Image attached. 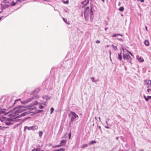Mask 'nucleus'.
Listing matches in <instances>:
<instances>
[{"instance_id": "f257e3e1", "label": "nucleus", "mask_w": 151, "mask_h": 151, "mask_svg": "<svg viewBox=\"0 0 151 151\" xmlns=\"http://www.w3.org/2000/svg\"><path fill=\"white\" fill-rule=\"evenodd\" d=\"M25 109L24 107L19 106L15 107L13 109L7 111L6 109H4L2 106H0V113H9L11 112L12 113H19L24 111Z\"/></svg>"}, {"instance_id": "f03ea898", "label": "nucleus", "mask_w": 151, "mask_h": 151, "mask_svg": "<svg viewBox=\"0 0 151 151\" xmlns=\"http://www.w3.org/2000/svg\"><path fill=\"white\" fill-rule=\"evenodd\" d=\"M89 15L90 16L91 21L92 22L94 16L92 7L91 6H90V8L88 6L85 9L84 12V18L86 21L88 20Z\"/></svg>"}, {"instance_id": "7ed1b4c3", "label": "nucleus", "mask_w": 151, "mask_h": 151, "mask_svg": "<svg viewBox=\"0 0 151 151\" xmlns=\"http://www.w3.org/2000/svg\"><path fill=\"white\" fill-rule=\"evenodd\" d=\"M66 143V140L63 139L60 141V144L59 145H56V146H53L51 144H49L46 145V147L48 149L50 147L51 148H55L56 147H59L61 146H65Z\"/></svg>"}, {"instance_id": "20e7f679", "label": "nucleus", "mask_w": 151, "mask_h": 151, "mask_svg": "<svg viewBox=\"0 0 151 151\" xmlns=\"http://www.w3.org/2000/svg\"><path fill=\"white\" fill-rule=\"evenodd\" d=\"M38 103V102H37V101H35L34 102H32L31 104V106L30 105V106H29V108H28V109L29 110V111H27L25 112H23L22 113H36L34 111H31V110H33L34 108H35V107H31V106H34L35 105H37Z\"/></svg>"}, {"instance_id": "39448f33", "label": "nucleus", "mask_w": 151, "mask_h": 151, "mask_svg": "<svg viewBox=\"0 0 151 151\" xmlns=\"http://www.w3.org/2000/svg\"><path fill=\"white\" fill-rule=\"evenodd\" d=\"M19 114L14 115H12V118H10V119L12 121H16V119L21 116H24L25 115V114H21L20 116H18Z\"/></svg>"}, {"instance_id": "423d86ee", "label": "nucleus", "mask_w": 151, "mask_h": 151, "mask_svg": "<svg viewBox=\"0 0 151 151\" xmlns=\"http://www.w3.org/2000/svg\"><path fill=\"white\" fill-rule=\"evenodd\" d=\"M123 58L125 60H128V59L129 58H130L131 57L129 54L128 53L125 54L123 52Z\"/></svg>"}, {"instance_id": "0eeeda50", "label": "nucleus", "mask_w": 151, "mask_h": 151, "mask_svg": "<svg viewBox=\"0 0 151 151\" xmlns=\"http://www.w3.org/2000/svg\"><path fill=\"white\" fill-rule=\"evenodd\" d=\"M145 85L147 86V87L148 88L151 85V81L146 80L144 81Z\"/></svg>"}, {"instance_id": "6e6552de", "label": "nucleus", "mask_w": 151, "mask_h": 151, "mask_svg": "<svg viewBox=\"0 0 151 151\" xmlns=\"http://www.w3.org/2000/svg\"><path fill=\"white\" fill-rule=\"evenodd\" d=\"M34 99V97H32V98H30L26 100H25L23 101L22 102V103L23 104H26L29 102L32 101L33 99Z\"/></svg>"}, {"instance_id": "1a4fd4ad", "label": "nucleus", "mask_w": 151, "mask_h": 151, "mask_svg": "<svg viewBox=\"0 0 151 151\" xmlns=\"http://www.w3.org/2000/svg\"><path fill=\"white\" fill-rule=\"evenodd\" d=\"M69 116L71 117V121H73V119L76 117H78V116L76 115V114H69Z\"/></svg>"}, {"instance_id": "9d476101", "label": "nucleus", "mask_w": 151, "mask_h": 151, "mask_svg": "<svg viewBox=\"0 0 151 151\" xmlns=\"http://www.w3.org/2000/svg\"><path fill=\"white\" fill-rule=\"evenodd\" d=\"M137 58L139 62H143L144 61L143 59L141 57H139L138 55L137 56Z\"/></svg>"}, {"instance_id": "9b49d317", "label": "nucleus", "mask_w": 151, "mask_h": 151, "mask_svg": "<svg viewBox=\"0 0 151 151\" xmlns=\"http://www.w3.org/2000/svg\"><path fill=\"white\" fill-rule=\"evenodd\" d=\"M144 97L146 101H147L149 99L151 100V96H148L146 97L145 95H144Z\"/></svg>"}, {"instance_id": "f8f14e48", "label": "nucleus", "mask_w": 151, "mask_h": 151, "mask_svg": "<svg viewBox=\"0 0 151 151\" xmlns=\"http://www.w3.org/2000/svg\"><path fill=\"white\" fill-rule=\"evenodd\" d=\"M27 129L28 130H32V129H33V127H27V126H25L24 127V131H26Z\"/></svg>"}, {"instance_id": "ddd939ff", "label": "nucleus", "mask_w": 151, "mask_h": 151, "mask_svg": "<svg viewBox=\"0 0 151 151\" xmlns=\"http://www.w3.org/2000/svg\"><path fill=\"white\" fill-rule=\"evenodd\" d=\"M9 6V5H7L6 4H5L4 5V6H1V8L3 9H6Z\"/></svg>"}, {"instance_id": "4468645a", "label": "nucleus", "mask_w": 151, "mask_h": 151, "mask_svg": "<svg viewBox=\"0 0 151 151\" xmlns=\"http://www.w3.org/2000/svg\"><path fill=\"white\" fill-rule=\"evenodd\" d=\"M122 53L121 52L120 53H119L118 55V58L119 60L121 61L122 60Z\"/></svg>"}, {"instance_id": "2eb2a0df", "label": "nucleus", "mask_w": 151, "mask_h": 151, "mask_svg": "<svg viewBox=\"0 0 151 151\" xmlns=\"http://www.w3.org/2000/svg\"><path fill=\"white\" fill-rule=\"evenodd\" d=\"M63 20L67 24H70V22L69 21H68V20L67 19L64 18H63Z\"/></svg>"}, {"instance_id": "dca6fc26", "label": "nucleus", "mask_w": 151, "mask_h": 151, "mask_svg": "<svg viewBox=\"0 0 151 151\" xmlns=\"http://www.w3.org/2000/svg\"><path fill=\"white\" fill-rule=\"evenodd\" d=\"M40 89L39 88H36L35 90L34 91V92L32 94L35 93H37L39 91ZM32 93H31L32 94Z\"/></svg>"}, {"instance_id": "f3484780", "label": "nucleus", "mask_w": 151, "mask_h": 151, "mask_svg": "<svg viewBox=\"0 0 151 151\" xmlns=\"http://www.w3.org/2000/svg\"><path fill=\"white\" fill-rule=\"evenodd\" d=\"M144 43L145 45L146 46H148L149 44V42L147 40H145L144 41Z\"/></svg>"}, {"instance_id": "a211bd4d", "label": "nucleus", "mask_w": 151, "mask_h": 151, "mask_svg": "<svg viewBox=\"0 0 151 151\" xmlns=\"http://www.w3.org/2000/svg\"><path fill=\"white\" fill-rule=\"evenodd\" d=\"M132 59V58L131 57H130V58H129L128 59V60H127V61L128 63H130L131 65H132V64L131 62Z\"/></svg>"}, {"instance_id": "6ab92c4d", "label": "nucleus", "mask_w": 151, "mask_h": 151, "mask_svg": "<svg viewBox=\"0 0 151 151\" xmlns=\"http://www.w3.org/2000/svg\"><path fill=\"white\" fill-rule=\"evenodd\" d=\"M96 143V142L95 140H93L91 141L90 142H89L88 143L89 145H91L93 144L94 143Z\"/></svg>"}, {"instance_id": "aec40b11", "label": "nucleus", "mask_w": 151, "mask_h": 151, "mask_svg": "<svg viewBox=\"0 0 151 151\" xmlns=\"http://www.w3.org/2000/svg\"><path fill=\"white\" fill-rule=\"evenodd\" d=\"M44 99L46 100L50 99V98L48 97L47 96H45L42 97Z\"/></svg>"}, {"instance_id": "412c9836", "label": "nucleus", "mask_w": 151, "mask_h": 151, "mask_svg": "<svg viewBox=\"0 0 151 151\" xmlns=\"http://www.w3.org/2000/svg\"><path fill=\"white\" fill-rule=\"evenodd\" d=\"M65 149L64 148H61L60 149H58L55 151H64Z\"/></svg>"}, {"instance_id": "4be33fe9", "label": "nucleus", "mask_w": 151, "mask_h": 151, "mask_svg": "<svg viewBox=\"0 0 151 151\" xmlns=\"http://www.w3.org/2000/svg\"><path fill=\"white\" fill-rule=\"evenodd\" d=\"M88 146V145L87 144H83L81 147L82 148H84L86 147H87Z\"/></svg>"}, {"instance_id": "5701e85b", "label": "nucleus", "mask_w": 151, "mask_h": 151, "mask_svg": "<svg viewBox=\"0 0 151 151\" xmlns=\"http://www.w3.org/2000/svg\"><path fill=\"white\" fill-rule=\"evenodd\" d=\"M62 1L65 4H68L69 3V1L68 0H67L66 1H65L64 0H63Z\"/></svg>"}, {"instance_id": "b1692460", "label": "nucleus", "mask_w": 151, "mask_h": 151, "mask_svg": "<svg viewBox=\"0 0 151 151\" xmlns=\"http://www.w3.org/2000/svg\"><path fill=\"white\" fill-rule=\"evenodd\" d=\"M32 127H33V129H32V130H37L38 128V127L37 126H32Z\"/></svg>"}, {"instance_id": "393cba45", "label": "nucleus", "mask_w": 151, "mask_h": 151, "mask_svg": "<svg viewBox=\"0 0 151 151\" xmlns=\"http://www.w3.org/2000/svg\"><path fill=\"white\" fill-rule=\"evenodd\" d=\"M119 10L121 12H122L124 10V8L123 6L120 7L119 9Z\"/></svg>"}, {"instance_id": "a878e982", "label": "nucleus", "mask_w": 151, "mask_h": 151, "mask_svg": "<svg viewBox=\"0 0 151 151\" xmlns=\"http://www.w3.org/2000/svg\"><path fill=\"white\" fill-rule=\"evenodd\" d=\"M11 3L12 4H11V5L12 6H14L16 4V3L14 2V1H12L11 2Z\"/></svg>"}, {"instance_id": "bb28decb", "label": "nucleus", "mask_w": 151, "mask_h": 151, "mask_svg": "<svg viewBox=\"0 0 151 151\" xmlns=\"http://www.w3.org/2000/svg\"><path fill=\"white\" fill-rule=\"evenodd\" d=\"M91 79L93 82H95L97 81H96L95 80V79L93 77H92V78H91Z\"/></svg>"}, {"instance_id": "cd10ccee", "label": "nucleus", "mask_w": 151, "mask_h": 151, "mask_svg": "<svg viewBox=\"0 0 151 151\" xmlns=\"http://www.w3.org/2000/svg\"><path fill=\"white\" fill-rule=\"evenodd\" d=\"M54 110V109L53 108V107H52L51 108V109H50V113H52L53 111Z\"/></svg>"}, {"instance_id": "c85d7f7f", "label": "nucleus", "mask_w": 151, "mask_h": 151, "mask_svg": "<svg viewBox=\"0 0 151 151\" xmlns=\"http://www.w3.org/2000/svg\"><path fill=\"white\" fill-rule=\"evenodd\" d=\"M34 97V99H36L38 97H39V96L38 95H35L33 97Z\"/></svg>"}, {"instance_id": "c756f323", "label": "nucleus", "mask_w": 151, "mask_h": 151, "mask_svg": "<svg viewBox=\"0 0 151 151\" xmlns=\"http://www.w3.org/2000/svg\"><path fill=\"white\" fill-rule=\"evenodd\" d=\"M117 39L119 40L120 41H123V40L122 38H117Z\"/></svg>"}, {"instance_id": "7c9ffc66", "label": "nucleus", "mask_w": 151, "mask_h": 151, "mask_svg": "<svg viewBox=\"0 0 151 151\" xmlns=\"http://www.w3.org/2000/svg\"><path fill=\"white\" fill-rule=\"evenodd\" d=\"M113 48L115 50H118L117 47L116 46L114 47Z\"/></svg>"}, {"instance_id": "2f4dec72", "label": "nucleus", "mask_w": 151, "mask_h": 151, "mask_svg": "<svg viewBox=\"0 0 151 151\" xmlns=\"http://www.w3.org/2000/svg\"><path fill=\"white\" fill-rule=\"evenodd\" d=\"M68 136H69V139H70V137H71V133L70 132Z\"/></svg>"}, {"instance_id": "473e14b6", "label": "nucleus", "mask_w": 151, "mask_h": 151, "mask_svg": "<svg viewBox=\"0 0 151 151\" xmlns=\"http://www.w3.org/2000/svg\"><path fill=\"white\" fill-rule=\"evenodd\" d=\"M150 91H151V87L147 89V91L148 93L150 92Z\"/></svg>"}, {"instance_id": "72a5a7b5", "label": "nucleus", "mask_w": 151, "mask_h": 151, "mask_svg": "<svg viewBox=\"0 0 151 151\" xmlns=\"http://www.w3.org/2000/svg\"><path fill=\"white\" fill-rule=\"evenodd\" d=\"M35 150L36 151H40V148H38L37 149H35Z\"/></svg>"}, {"instance_id": "f704fd0d", "label": "nucleus", "mask_w": 151, "mask_h": 151, "mask_svg": "<svg viewBox=\"0 0 151 151\" xmlns=\"http://www.w3.org/2000/svg\"><path fill=\"white\" fill-rule=\"evenodd\" d=\"M117 36V34H114L112 36V37H115L116 36Z\"/></svg>"}, {"instance_id": "c9c22d12", "label": "nucleus", "mask_w": 151, "mask_h": 151, "mask_svg": "<svg viewBox=\"0 0 151 151\" xmlns=\"http://www.w3.org/2000/svg\"><path fill=\"white\" fill-rule=\"evenodd\" d=\"M43 106H42V105H40V106H39V108L40 109H42L43 108Z\"/></svg>"}, {"instance_id": "e433bc0d", "label": "nucleus", "mask_w": 151, "mask_h": 151, "mask_svg": "<svg viewBox=\"0 0 151 151\" xmlns=\"http://www.w3.org/2000/svg\"><path fill=\"white\" fill-rule=\"evenodd\" d=\"M100 42V41L99 40H97L96 41V43H99Z\"/></svg>"}, {"instance_id": "4c0bfd02", "label": "nucleus", "mask_w": 151, "mask_h": 151, "mask_svg": "<svg viewBox=\"0 0 151 151\" xmlns=\"http://www.w3.org/2000/svg\"><path fill=\"white\" fill-rule=\"evenodd\" d=\"M137 1H139L141 2H143L144 1V0H137Z\"/></svg>"}, {"instance_id": "58836bf2", "label": "nucleus", "mask_w": 151, "mask_h": 151, "mask_svg": "<svg viewBox=\"0 0 151 151\" xmlns=\"http://www.w3.org/2000/svg\"><path fill=\"white\" fill-rule=\"evenodd\" d=\"M20 100V99H17V100H15V102L14 103V104L15 103V102L17 101H18V100Z\"/></svg>"}, {"instance_id": "ea45409f", "label": "nucleus", "mask_w": 151, "mask_h": 151, "mask_svg": "<svg viewBox=\"0 0 151 151\" xmlns=\"http://www.w3.org/2000/svg\"><path fill=\"white\" fill-rule=\"evenodd\" d=\"M129 54L131 55L132 56H133V54L131 52H129Z\"/></svg>"}, {"instance_id": "a19ab883", "label": "nucleus", "mask_w": 151, "mask_h": 151, "mask_svg": "<svg viewBox=\"0 0 151 151\" xmlns=\"http://www.w3.org/2000/svg\"><path fill=\"white\" fill-rule=\"evenodd\" d=\"M41 134H42V132H39V134L40 135H41Z\"/></svg>"}, {"instance_id": "79ce46f5", "label": "nucleus", "mask_w": 151, "mask_h": 151, "mask_svg": "<svg viewBox=\"0 0 151 151\" xmlns=\"http://www.w3.org/2000/svg\"><path fill=\"white\" fill-rule=\"evenodd\" d=\"M117 35H120V36H122V35L120 34H117Z\"/></svg>"}, {"instance_id": "37998d69", "label": "nucleus", "mask_w": 151, "mask_h": 151, "mask_svg": "<svg viewBox=\"0 0 151 151\" xmlns=\"http://www.w3.org/2000/svg\"><path fill=\"white\" fill-rule=\"evenodd\" d=\"M105 127L106 128H107V129H108V128H109V127H107V126H106V127Z\"/></svg>"}, {"instance_id": "c03bdc74", "label": "nucleus", "mask_w": 151, "mask_h": 151, "mask_svg": "<svg viewBox=\"0 0 151 151\" xmlns=\"http://www.w3.org/2000/svg\"><path fill=\"white\" fill-rule=\"evenodd\" d=\"M107 29H108L107 28H105V31H106Z\"/></svg>"}, {"instance_id": "a18cd8bd", "label": "nucleus", "mask_w": 151, "mask_h": 151, "mask_svg": "<svg viewBox=\"0 0 151 151\" xmlns=\"http://www.w3.org/2000/svg\"><path fill=\"white\" fill-rule=\"evenodd\" d=\"M98 127H99V129H101V126H99Z\"/></svg>"}, {"instance_id": "49530a36", "label": "nucleus", "mask_w": 151, "mask_h": 151, "mask_svg": "<svg viewBox=\"0 0 151 151\" xmlns=\"http://www.w3.org/2000/svg\"><path fill=\"white\" fill-rule=\"evenodd\" d=\"M145 29H146V30H147V27L146 26V27H145Z\"/></svg>"}, {"instance_id": "de8ad7c7", "label": "nucleus", "mask_w": 151, "mask_h": 151, "mask_svg": "<svg viewBox=\"0 0 151 151\" xmlns=\"http://www.w3.org/2000/svg\"><path fill=\"white\" fill-rule=\"evenodd\" d=\"M3 10H2L1 11H0V13H1L3 12Z\"/></svg>"}, {"instance_id": "09e8293b", "label": "nucleus", "mask_w": 151, "mask_h": 151, "mask_svg": "<svg viewBox=\"0 0 151 151\" xmlns=\"http://www.w3.org/2000/svg\"><path fill=\"white\" fill-rule=\"evenodd\" d=\"M3 16H1L0 17V20L3 17Z\"/></svg>"}, {"instance_id": "8fccbe9b", "label": "nucleus", "mask_w": 151, "mask_h": 151, "mask_svg": "<svg viewBox=\"0 0 151 151\" xmlns=\"http://www.w3.org/2000/svg\"><path fill=\"white\" fill-rule=\"evenodd\" d=\"M101 1L103 2H105V0H101Z\"/></svg>"}, {"instance_id": "3c124183", "label": "nucleus", "mask_w": 151, "mask_h": 151, "mask_svg": "<svg viewBox=\"0 0 151 151\" xmlns=\"http://www.w3.org/2000/svg\"><path fill=\"white\" fill-rule=\"evenodd\" d=\"M39 111L40 112H42V110H39Z\"/></svg>"}, {"instance_id": "603ef678", "label": "nucleus", "mask_w": 151, "mask_h": 151, "mask_svg": "<svg viewBox=\"0 0 151 151\" xmlns=\"http://www.w3.org/2000/svg\"><path fill=\"white\" fill-rule=\"evenodd\" d=\"M35 151V149L33 150L32 151Z\"/></svg>"}, {"instance_id": "864d4df0", "label": "nucleus", "mask_w": 151, "mask_h": 151, "mask_svg": "<svg viewBox=\"0 0 151 151\" xmlns=\"http://www.w3.org/2000/svg\"><path fill=\"white\" fill-rule=\"evenodd\" d=\"M65 12H67V11L66 10H65Z\"/></svg>"}, {"instance_id": "5fc2aeb1", "label": "nucleus", "mask_w": 151, "mask_h": 151, "mask_svg": "<svg viewBox=\"0 0 151 151\" xmlns=\"http://www.w3.org/2000/svg\"><path fill=\"white\" fill-rule=\"evenodd\" d=\"M71 113H73V114H74V113H75V112H72Z\"/></svg>"}, {"instance_id": "6e6d98bb", "label": "nucleus", "mask_w": 151, "mask_h": 151, "mask_svg": "<svg viewBox=\"0 0 151 151\" xmlns=\"http://www.w3.org/2000/svg\"><path fill=\"white\" fill-rule=\"evenodd\" d=\"M5 2L6 3H9V1H5Z\"/></svg>"}, {"instance_id": "4d7b16f0", "label": "nucleus", "mask_w": 151, "mask_h": 151, "mask_svg": "<svg viewBox=\"0 0 151 151\" xmlns=\"http://www.w3.org/2000/svg\"><path fill=\"white\" fill-rule=\"evenodd\" d=\"M112 46L113 47H114V45H112Z\"/></svg>"}, {"instance_id": "13d9d810", "label": "nucleus", "mask_w": 151, "mask_h": 151, "mask_svg": "<svg viewBox=\"0 0 151 151\" xmlns=\"http://www.w3.org/2000/svg\"><path fill=\"white\" fill-rule=\"evenodd\" d=\"M125 70H126V69H127V68H126V67H125Z\"/></svg>"}, {"instance_id": "bf43d9fd", "label": "nucleus", "mask_w": 151, "mask_h": 151, "mask_svg": "<svg viewBox=\"0 0 151 151\" xmlns=\"http://www.w3.org/2000/svg\"><path fill=\"white\" fill-rule=\"evenodd\" d=\"M12 114H10V116H11V115H12Z\"/></svg>"}, {"instance_id": "052dcab7", "label": "nucleus", "mask_w": 151, "mask_h": 151, "mask_svg": "<svg viewBox=\"0 0 151 151\" xmlns=\"http://www.w3.org/2000/svg\"><path fill=\"white\" fill-rule=\"evenodd\" d=\"M89 2V0H88V1H87V2Z\"/></svg>"}, {"instance_id": "680f3d73", "label": "nucleus", "mask_w": 151, "mask_h": 151, "mask_svg": "<svg viewBox=\"0 0 151 151\" xmlns=\"http://www.w3.org/2000/svg\"><path fill=\"white\" fill-rule=\"evenodd\" d=\"M111 54V52H110V54Z\"/></svg>"}, {"instance_id": "e2e57ef3", "label": "nucleus", "mask_w": 151, "mask_h": 151, "mask_svg": "<svg viewBox=\"0 0 151 151\" xmlns=\"http://www.w3.org/2000/svg\"><path fill=\"white\" fill-rule=\"evenodd\" d=\"M23 1H24V0H22Z\"/></svg>"}, {"instance_id": "0e129e2a", "label": "nucleus", "mask_w": 151, "mask_h": 151, "mask_svg": "<svg viewBox=\"0 0 151 151\" xmlns=\"http://www.w3.org/2000/svg\"><path fill=\"white\" fill-rule=\"evenodd\" d=\"M0 151H1V150H0Z\"/></svg>"}, {"instance_id": "69168bd1", "label": "nucleus", "mask_w": 151, "mask_h": 151, "mask_svg": "<svg viewBox=\"0 0 151 151\" xmlns=\"http://www.w3.org/2000/svg\"><path fill=\"white\" fill-rule=\"evenodd\" d=\"M42 151H44L43 150H42Z\"/></svg>"}]
</instances>
